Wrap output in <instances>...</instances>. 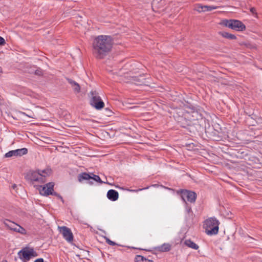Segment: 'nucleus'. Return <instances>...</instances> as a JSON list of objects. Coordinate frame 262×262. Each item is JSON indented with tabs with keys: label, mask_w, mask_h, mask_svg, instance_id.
Returning <instances> with one entry per match:
<instances>
[{
	"label": "nucleus",
	"mask_w": 262,
	"mask_h": 262,
	"mask_svg": "<svg viewBox=\"0 0 262 262\" xmlns=\"http://www.w3.org/2000/svg\"><path fill=\"white\" fill-rule=\"evenodd\" d=\"M107 198L112 201H116L118 199L119 193L114 189H110L107 192Z\"/></svg>",
	"instance_id": "nucleus-14"
},
{
	"label": "nucleus",
	"mask_w": 262,
	"mask_h": 262,
	"mask_svg": "<svg viewBox=\"0 0 262 262\" xmlns=\"http://www.w3.org/2000/svg\"><path fill=\"white\" fill-rule=\"evenodd\" d=\"M2 72V68L0 67V73Z\"/></svg>",
	"instance_id": "nucleus-35"
},
{
	"label": "nucleus",
	"mask_w": 262,
	"mask_h": 262,
	"mask_svg": "<svg viewBox=\"0 0 262 262\" xmlns=\"http://www.w3.org/2000/svg\"><path fill=\"white\" fill-rule=\"evenodd\" d=\"M18 256L21 260H29L32 257L37 256V253L33 248L25 247L23 248L18 253Z\"/></svg>",
	"instance_id": "nucleus-8"
},
{
	"label": "nucleus",
	"mask_w": 262,
	"mask_h": 262,
	"mask_svg": "<svg viewBox=\"0 0 262 262\" xmlns=\"http://www.w3.org/2000/svg\"><path fill=\"white\" fill-rule=\"evenodd\" d=\"M261 128H262V126H261Z\"/></svg>",
	"instance_id": "nucleus-38"
},
{
	"label": "nucleus",
	"mask_w": 262,
	"mask_h": 262,
	"mask_svg": "<svg viewBox=\"0 0 262 262\" xmlns=\"http://www.w3.org/2000/svg\"><path fill=\"white\" fill-rule=\"evenodd\" d=\"M204 12L211 11L212 10L217 9L219 7L213 6H204Z\"/></svg>",
	"instance_id": "nucleus-22"
},
{
	"label": "nucleus",
	"mask_w": 262,
	"mask_h": 262,
	"mask_svg": "<svg viewBox=\"0 0 262 262\" xmlns=\"http://www.w3.org/2000/svg\"><path fill=\"white\" fill-rule=\"evenodd\" d=\"M184 244L187 247L195 250H197L199 248V246L197 244H196L195 243H194L190 239H186L185 241Z\"/></svg>",
	"instance_id": "nucleus-19"
},
{
	"label": "nucleus",
	"mask_w": 262,
	"mask_h": 262,
	"mask_svg": "<svg viewBox=\"0 0 262 262\" xmlns=\"http://www.w3.org/2000/svg\"><path fill=\"white\" fill-rule=\"evenodd\" d=\"M90 95L91 96L90 104L92 106L94 107L97 110H101L104 107V103L99 96L98 92L96 91H91Z\"/></svg>",
	"instance_id": "nucleus-6"
},
{
	"label": "nucleus",
	"mask_w": 262,
	"mask_h": 262,
	"mask_svg": "<svg viewBox=\"0 0 262 262\" xmlns=\"http://www.w3.org/2000/svg\"><path fill=\"white\" fill-rule=\"evenodd\" d=\"M28 153V149L23 148L15 150H10L5 155V157L10 158L12 157H21Z\"/></svg>",
	"instance_id": "nucleus-9"
},
{
	"label": "nucleus",
	"mask_w": 262,
	"mask_h": 262,
	"mask_svg": "<svg viewBox=\"0 0 262 262\" xmlns=\"http://www.w3.org/2000/svg\"><path fill=\"white\" fill-rule=\"evenodd\" d=\"M7 222L9 223V224H7V223H5V225L8 226L11 230L13 231V228H15V226L12 225L11 223H14V222H12L9 220H7Z\"/></svg>",
	"instance_id": "nucleus-28"
},
{
	"label": "nucleus",
	"mask_w": 262,
	"mask_h": 262,
	"mask_svg": "<svg viewBox=\"0 0 262 262\" xmlns=\"http://www.w3.org/2000/svg\"><path fill=\"white\" fill-rule=\"evenodd\" d=\"M220 34L222 35L223 37L228 39L235 40L236 39V36L235 35L225 31L220 32Z\"/></svg>",
	"instance_id": "nucleus-17"
},
{
	"label": "nucleus",
	"mask_w": 262,
	"mask_h": 262,
	"mask_svg": "<svg viewBox=\"0 0 262 262\" xmlns=\"http://www.w3.org/2000/svg\"><path fill=\"white\" fill-rule=\"evenodd\" d=\"M66 80L71 84L75 93L78 94L80 93L81 88L80 85L77 82L69 78H66Z\"/></svg>",
	"instance_id": "nucleus-13"
},
{
	"label": "nucleus",
	"mask_w": 262,
	"mask_h": 262,
	"mask_svg": "<svg viewBox=\"0 0 262 262\" xmlns=\"http://www.w3.org/2000/svg\"><path fill=\"white\" fill-rule=\"evenodd\" d=\"M250 12H251L252 14H256V9H255V8H254V7H252V8H251L250 9Z\"/></svg>",
	"instance_id": "nucleus-32"
},
{
	"label": "nucleus",
	"mask_w": 262,
	"mask_h": 262,
	"mask_svg": "<svg viewBox=\"0 0 262 262\" xmlns=\"http://www.w3.org/2000/svg\"><path fill=\"white\" fill-rule=\"evenodd\" d=\"M59 228L60 233L67 242L70 243L73 241V235L70 228L66 226H62Z\"/></svg>",
	"instance_id": "nucleus-10"
},
{
	"label": "nucleus",
	"mask_w": 262,
	"mask_h": 262,
	"mask_svg": "<svg viewBox=\"0 0 262 262\" xmlns=\"http://www.w3.org/2000/svg\"><path fill=\"white\" fill-rule=\"evenodd\" d=\"M43 72L42 70L39 67H37L35 68V70L34 71V74L37 76H42L43 75Z\"/></svg>",
	"instance_id": "nucleus-24"
},
{
	"label": "nucleus",
	"mask_w": 262,
	"mask_h": 262,
	"mask_svg": "<svg viewBox=\"0 0 262 262\" xmlns=\"http://www.w3.org/2000/svg\"><path fill=\"white\" fill-rule=\"evenodd\" d=\"M54 183L53 182H49L46 184V186H41L39 189V192L41 195L48 196L52 194V191H53Z\"/></svg>",
	"instance_id": "nucleus-11"
},
{
	"label": "nucleus",
	"mask_w": 262,
	"mask_h": 262,
	"mask_svg": "<svg viewBox=\"0 0 262 262\" xmlns=\"http://www.w3.org/2000/svg\"><path fill=\"white\" fill-rule=\"evenodd\" d=\"M6 44V41L5 39L2 37L0 36V46H3Z\"/></svg>",
	"instance_id": "nucleus-31"
},
{
	"label": "nucleus",
	"mask_w": 262,
	"mask_h": 262,
	"mask_svg": "<svg viewBox=\"0 0 262 262\" xmlns=\"http://www.w3.org/2000/svg\"><path fill=\"white\" fill-rule=\"evenodd\" d=\"M12 225L13 226H15V228H13V231L21 233L22 234H26V230L21 227L20 226L16 224L15 223H11Z\"/></svg>",
	"instance_id": "nucleus-18"
},
{
	"label": "nucleus",
	"mask_w": 262,
	"mask_h": 262,
	"mask_svg": "<svg viewBox=\"0 0 262 262\" xmlns=\"http://www.w3.org/2000/svg\"><path fill=\"white\" fill-rule=\"evenodd\" d=\"M135 262H154V261L146 258L143 256L137 255L135 258Z\"/></svg>",
	"instance_id": "nucleus-20"
},
{
	"label": "nucleus",
	"mask_w": 262,
	"mask_h": 262,
	"mask_svg": "<svg viewBox=\"0 0 262 262\" xmlns=\"http://www.w3.org/2000/svg\"><path fill=\"white\" fill-rule=\"evenodd\" d=\"M27 116H28L29 117H30V118H33V117H32V116H30V115H27Z\"/></svg>",
	"instance_id": "nucleus-36"
},
{
	"label": "nucleus",
	"mask_w": 262,
	"mask_h": 262,
	"mask_svg": "<svg viewBox=\"0 0 262 262\" xmlns=\"http://www.w3.org/2000/svg\"><path fill=\"white\" fill-rule=\"evenodd\" d=\"M202 112L201 110L194 107L190 108L188 111L179 109L174 117L181 127L188 128L191 132L193 126L199 125L198 121L203 119Z\"/></svg>",
	"instance_id": "nucleus-1"
},
{
	"label": "nucleus",
	"mask_w": 262,
	"mask_h": 262,
	"mask_svg": "<svg viewBox=\"0 0 262 262\" xmlns=\"http://www.w3.org/2000/svg\"><path fill=\"white\" fill-rule=\"evenodd\" d=\"M221 25L236 31H243L246 29L245 25L241 21L236 19H223Z\"/></svg>",
	"instance_id": "nucleus-4"
},
{
	"label": "nucleus",
	"mask_w": 262,
	"mask_h": 262,
	"mask_svg": "<svg viewBox=\"0 0 262 262\" xmlns=\"http://www.w3.org/2000/svg\"><path fill=\"white\" fill-rule=\"evenodd\" d=\"M31 181L44 182V178L40 176V173L37 171H33L31 173L30 177Z\"/></svg>",
	"instance_id": "nucleus-12"
},
{
	"label": "nucleus",
	"mask_w": 262,
	"mask_h": 262,
	"mask_svg": "<svg viewBox=\"0 0 262 262\" xmlns=\"http://www.w3.org/2000/svg\"><path fill=\"white\" fill-rule=\"evenodd\" d=\"M156 249L160 252H168L171 249V245L168 243H164L163 245L158 246Z\"/></svg>",
	"instance_id": "nucleus-16"
},
{
	"label": "nucleus",
	"mask_w": 262,
	"mask_h": 262,
	"mask_svg": "<svg viewBox=\"0 0 262 262\" xmlns=\"http://www.w3.org/2000/svg\"><path fill=\"white\" fill-rule=\"evenodd\" d=\"M105 115L110 117L112 116L114 113L109 108H105Z\"/></svg>",
	"instance_id": "nucleus-26"
},
{
	"label": "nucleus",
	"mask_w": 262,
	"mask_h": 262,
	"mask_svg": "<svg viewBox=\"0 0 262 262\" xmlns=\"http://www.w3.org/2000/svg\"><path fill=\"white\" fill-rule=\"evenodd\" d=\"M204 6L200 4H196L195 6V8L194 9V10L198 11L199 13L204 12Z\"/></svg>",
	"instance_id": "nucleus-23"
},
{
	"label": "nucleus",
	"mask_w": 262,
	"mask_h": 262,
	"mask_svg": "<svg viewBox=\"0 0 262 262\" xmlns=\"http://www.w3.org/2000/svg\"><path fill=\"white\" fill-rule=\"evenodd\" d=\"M105 239H106V243L110 245L115 246V245H117L115 242L111 241L110 239H109L107 237H105Z\"/></svg>",
	"instance_id": "nucleus-27"
},
{
	"label": "nucleus",
	"mask_w": 262,
	"mask_h": 262,
	"mask_svg": "<svg viewBox=\"0 0 262 262\" xmlns=\"http://www.w3.org/2000/svg\"><path fill=\"white\" fill-rule=\"evenodd\" d=\"M179 192L181 193L182 199L185 203H186V201L192 203L195 202L197 195L194 191L186 189H181L178 191V193Z\"/></svg>",
	"instance_id": "nucleus-7"
},
{
	"label": "nucleus",
	"mask_w": 262,
	"mask_h": 262,
	"mask_svg": "<svg viewBox=\"0 0 262 262\" xmlns=\"http://www.w3.org/2000/svg\"><path fill=\"white\" fill-rule=\"evenodd\" d=\"M143 189H140L139 190H142ZM129 191H132V192H137L139 191V190H128Z\"/></svg>",
	"instance_id": "nucleus-34"
},
{
	"label": "nucleus",
	"mask_w": 262,
	"mask_h": 262,
	"mask_svg": "<svg viewBox=\"0 0 262 262\" xmlns=\"http://www.w3.org/2000/svg\"><path fill=\"white\" fill-rule=\"evenodd\" d=\"M186 204V210L187 212L188 213H189L190 212H192V209L191 207L189 206L188 204L187 203H185Z\"/></svg>",
	"instance_id": "nucleus-30"
},
{
	"label": "nucleus",
	"mask_w": 262,
	"mask_h": 262,
	"mask_svg": "<svg viewBox=\"0 0 262 262\" xmlns=\"http://www.w3.org/2000/svg\"><path fill=\"white\" fill-rule=\"evenodd\" d=\"M135 83L138 85H146L148 82L144 75H140L139 76L134 77Z\"/></svg>",
	"instance_id": "nucleus-15"
},
{
	"label": "nucleus",
	"mask_w": 262,
	"mask_h": 262,
	"mask_svg": "<svg viewBox=\"0 0 262 262\" xmlns=\"http://www.w3.org/2000/svg\"><path fill=\"white\" fill-rule=\"evenodd\" d=\"M35 68H36V66H33L31 67L29 70V73L30 74H34V71L35 70Z\"/></svg>",
	"instance_id": "nucleus-29"
},
{
	"label": "nucleus",
	"mask_w": 262,
	"mask_h": 262,
	"mask_svg": "<svg viewBox=\"0 0 262 262\" xmlns=\"http://www.w3.org/2000/svg\"><path fill=\"white\" fill-rule=\"evenodd\" d=\"M219 222L215 217H210L205 220L204 227L208 235H215L219 232Z\"/></svg>",
	"instance_id": "nucleus-3"
},
{
	"label": "nucleus",
	"mask_w": 262,
	"mask_h": 262,
	"mask_svg": "<svg viewBox=\"0 0 262 262\" xmlns=\"http://www.w3.org/2000/svg\"><path fill=\"white\" fill-rule=\"evenodd\" d=\"M259 119H260V120H262V118H260Z\"/></svg>",
	"instance_id": "nucleus-37"
},
{
	"label": "nucleus",
	"mask_w": 262,
	"mask_h": 262,
	"mask_svg": "<svg viewBox=\"0 0 262 262\" xmlns=\"http://www.w3.org/2000/svg\"><path fill=\"white\" fill-rule=\"evenodd\" d=\"M43 259L42 258H39L36 259L34 262H43Z\"/></svg>",
	"instance_id": "nucleus-33"
},
{
	"label": "nucleus",
	"mask_w": 262,
	"mask_h": 262,
	"mask_svg": "<svg viewBox=\"0 0 262 262\" xmlns=\"http://www.w3.org/2000/svg\"><path fill=\"white\" fill-rule=\"evenodd\" d=\"M113 39L109 35H101L96 37L93 42V53L97 59H101L111 51Z\"/></svg>",
	"instance_id": "nucleus-2"
},
{
	"label": "nucleus",
	"mask_w": 262,
	"mask_h": 262,
	"mask_svg": "<svg viewBox=\"0 0 262 262\" xmlns=\"http://www.w3.org/2000/svg\"><path fill=\"white\" fill-rule=\"evenodd\" d=\"M51 195L57 196V198H58L59 199L61 200V201L62 202V203L64 202V200H63L62 197L57 192L54 191V190L52 191V194Z\"/></svg>",
	"instance_id": "nucleus-25"
},
{
	"label": "nucleus",
	"mask_w": 262,
	"mask_h": 262,
	"mask_svg": "<svg viewBox=\"0 0 262 262\" xmlns=\"http://www.w3.org/2000/svg\"><path fill=\"white\" fill-rule=\"evenodd\" d=\"M78 180L80 182H82L83 180L88 181V183L90 185H92L93 184V182L92 180L100 184L104 183L101 180L99 176L94 174L93 173H88L86 172H82L78 174Z\"/></svg>",
	"instance_id": "nucleus-5"
},
{
	"label": "nucleus",
	"mask_w": 262,
	"mask_h": 262,
	"mask_svg": "<svg viewBox=\"0 0 262 262\" xmlns=\"http://www.w3.org/2000/svg\"><path fill=\"white\" fill-rule=\"evenodd\" d=\"M38 171L40 173V176L44 178V182H45L46 177L50 176L52 172L51 169L48 168L44 170H38Z\"/></svg>",
	"instance_id": "nucleus-21"
}]
</instances>
